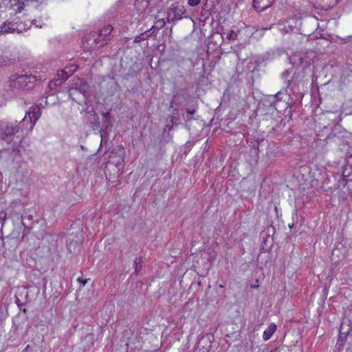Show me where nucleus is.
<instances>
[{
	"mask_svg": "<svg viewBox=\"0 0 352 352\" xmlns=\"http://www.w3.org/2000/svg\"><path fill=\"white\" fill-rule=\"evenodd\" d=\"M28 124V120L26 116L18 122H8L4 127L1 126L0 130V139L5 141L8 144H10L14 140V136L17 135L19 133H28L30 132L25 125Z\"/></svg>",
	"mask_w": 352,
	"mask_h": 352,
	"instance_id": "obj_1",
	"label": "nucleus"
},
{
	"mask_svg": "<svg viewBox=\"0 0 352 352\" xmlns=\"http://www.w3.org/2000/svg\"><path fill=\"white\" fill-rule=\"evenodd\" d=\"M37 80L35 76L14 74L10 77L8 86L15 94L32 89Z\"/></svg>",
	"mask_w": 352,
	"mask_h": 352,
	"instance_id": "obj_2",
	"label": "nucleus"
},
{
	"mask_svg": "<svg viewBox=\"0 0 352 352\" xmlns=\"http://www.w3.org/2000/svg\"><path fill=\"white\" fill-rule=\"evenodd\" d=\"M185 14L184 6L178 2H175L167 10V22L175 23L176 21L186 17Z\"/></svg>",
	"mask_w": 352,
	"mask_h": 352,
	"instance_id": "obj_3",
	"label": "nucleus"
},
{
	"mask_svg": "<svg viewBox=\"0 0 352 352\" xmlns=\"http://www.w3.org/2000/svg\"><path fill=\"white\" fill-rule=\"evenodd\" d=\"M41 116V110L38 105L32 106L26 113V118L28 120V124L25 125L30 131L34 128L36 121Z\"/></svg>",
	"mask_w": 352,
	"mask_h": 352,
	"instance_id": "obj_4",
	"label": "nucleus"
},
{
	"mask_svg": "<svg viewBox=\"0 0 352 352\" xmlns=\"http://www.w3.org/2000/svg\"><path fill=\"white\" fill-rule=\"evenodd\" d=\"M45 0H8L7 7L12 10L15 14L21 12L29 3L36 2L42 3Z\"/></svg>",
	"mask_w": 352,
	"mask_h": 352,
	"instance_id": "obj_5",
	"label": "nucleus"
},
{
	"mask_svg": "<svg viewBox=\"0 0 352 352\" xmlns=\"http://www.w3.org/2000/svg\"><path fill=\"white\" fill-rule=\"evenodd\" d=\"M85 120L93 130H98L100 128L99 118L93 108L91 110L87 108L85 110Z\"/></svg>",
	"mask_w": 352,
	"mask_h": 352,
	"instance_id": "obj_6",
	"label": "nucleus"
},
{
	"mask_svg": "<svg viewBox=\"0 0 352 352\" xmlns=\"http://www.w3.org/2000/svg\"><path fill=\"white\" fill-rule=\"evenodd\" d=\"M274 0H253L252 7L258 12L270 8Z\"/></svg>",
	"mask_w": 352,
	"mask_h": 352,
	"instance_id": "obj_7",
	"label": "nucleus"
},
{
	"mask_svg": "<svg viewBox=\"0 0 352 352\" xmlns=\"http://www.w3.org/2000/svg\"><path fill=\"white\" fill-rule=\"evenodd\" d=\"M15 218L21 221L22 225L28 230H31L32 228V225L34 223L33 221V216L30 214L25 213L24 215L21 213H18L16 214Z\"/></svg>",
	"mask_w": 352,
	"mask_h": 352,
	"instance_id": "obj_8",
	"label": "nucleus"
},
{
	"mask_svg": "<svg viewBox=\"0 0 352 352\" xmlns=\"http://www.w3.org/2000/svg\"><path fill=\"white\" fill-rule=\"evenodd\" d=\"M113 27L110 25L104 27L102 30H100L98 34L101 36L102 38V41L100 43V45H105L107 44L108 41H110L111 38V33L113 31Z\"/></svg>",
	"mask_w": 352,
	"mask_h": 352,
	"instance_id": "obj_9",
	"label": "nucleus"
},
{
	"mask_svg": "<svg viewBox=\"0 0 352 352\" xmlns=\"http://www.w3.org/2000/svg\"><path fill=\"white\" fill-rule=\"evenodd\" d=\"M201 0H188V4L190 6H197ZM204 10L211 12L213 11L215 8L214 2L212 0H204Z\"/></svg>",
	"mask_w": 352,
	"mask_h": 352,
	"instance_id": "obj_10",
	"label": "nucleus"
},
{
	"mask_svg": "<svg viewBox=\"0 0 352 352\" xmlns=\"http://www.w3.org/2000/svg\"><path fill=\"white\" fill-rule=\"evenodd\" d=\"M14 21H6L0 26V36L3 34L15 33Z\"/></svg>",
	"mask_w": 352,
	"mask_h": 352,
	"instance_id": "obj_11",
	"label": "nucleus"
},
{
	"mask_svg": "<svg viewBox=\"0 0 352 352\" xmlns=\"http://www.w3.org/2000/svg\"><path fill=\"white\" fill-rule=\"evenodd\" d=\"M134 5L136 9L141 12L145 11L149 6L153 7L151 0H135Z\"/></svg>",
	"mask_w": 352,
	"mask_h": 352,
	"instance_id": "obj_12",
	"label": "nucleus"
},
{
	"mask_svg": "<svg viewBox=\"0 0 352 352\" xmlns=\"http://www.w3.org/2000/svg\"><path fill=\"white\" fill-rule=\"evenodd\" d=\"M342 327H340V335L338 338L336 345V347L337 348L338 351L342 350L343 346L346 342L347 334L349 333V331H347L346 333L342 332Z\"/></svg>",
	"mask_w": 352,
	"mask_h": 352,
	"instance_id": "obj_13",
	"label": "nucleus"
},
{
	"mask_svg": "<svg viewBox=\"0 0 352 352\" xmlns=\"http://www.w3.org/2000/svg\"><path fill=\"white\" fill-rule=\"evenodd\" d=\"M14 28L15 33H21L24 31H26L30 28V25H28V21L27 22H19V21H14Z\"/></svg>",
	"mask_w": 352,
	"mask_h": 352,
	"instance_id": "obj_14",
	"label": "nucleus"
},
{
	"mask_svg": "<svg viewBox=\"0 0 352 352\" xmlns=\"http://www.w3.org/2000/svg\"><path fill=\"white\" fill-rule=\"evenodd\" d=\"M310 2L318 3L326 8H331L337 5L338 0H309Z\"/></svg>",
	"mask_w": 352,
	"mask_h": 352,
	"instance_id": "obj_15",
	"label": "nucleus"
},
{
	"mask_svg": "<svg viewBox=\"0 0 352 352\" xmlns=\"http://www.w3.org/2000/svg\"><path fill=\"white\" fill-rule=\"evenodd\" d=\"M289 94L287 89H282L276 93L275 95L272 96L273 102L285 100L289 98Z\"/></svg>",
	"mask_w": 352,
	"mask_h": 352,
	"instance_id": "obj_16",
	"label": "nucleus"
},
{
	"mask_svg": "<svg viewBox=\"0 0 352 352\" xmlns=\"http://www.w3.org/2000/svg\"><path fill=\"white\" fill-rule=\"evenodd\" d=\"M342 177L346 182L352 181V164L349 162L343 168Z\"/></svg>",
	"mask_w": 352,
	"mask_h": 352,
	"instance_id": "obj_17",
	"label": "nucleus"
},
{
	"mask_svg": "<svg viewBox=\"0 0 352 352\" xmlns=\"http://www.w3.org/2000/svg\"><path fill=\"white\" fill-rule=\"evenodd\" d=\"M102 38L100 34H98V32H92L89 35L88 39L89 41L93 40L94 45H91V47H101L103 45H100V43L102 41Z\"/></svg>",
	"mask_w": 352,
	"mask_h": 352,
	"instance_id": "obj_18",
	"label": "nucleus"
},
{
	"mask_svg": "<svg viewBox=\"0 0 352 352\" xmlns=\"http://www.w3.org/2000/svg\"><path fill=\"white\" fill-rule=\"evenodd\" d=\"M276 326L274 323H271L269 325L268 328L266 330H265L263 332V340L265 341L268 340L272 337L273 333L276 331Z\"/></svg>",
	"mask_w": 352,
	"mask_h": 352,
	"instance_id": "obj_19",
	"label": "nucleus"
},
{
	"mask_svg": "<svg viewBox=\"0 0 352 352\" xmlns=\"http://www.w3.org/2000/svg\"><path fill=\"white\" fill-rule=\"evenodd\" d=\"M142 258L137 257L133 261L134 274L138 275L142 267Z\"/></svg>",
	"mask_w": 352,
	"mask_h": 352,
	"instance_id": "obj_20",
	"label": "nucleus"
},
{
	"mask_svg": "<svg viewBox=\"0 0 352 352\" xmlns=\"http://www.w3.org/2000/svg\"><path fill=\"white\" fill-rule=\"evenodd\" d=\"M69 96L70 98H72L73 100H74L78 104L80 103V101H78V100H80V96L81 95L79 94V91L78 89H77L76 87H72L69 89Z\"/></svg>",
	"mask_w": 352,
	"mask_h": 352,
	"instance_id": "obj_21",
	"label": "nucleus"
},
{
	"mask_svg": "<svg viewBox=\"0 0 352 352\" xmlns=\"http://www.w3.org/2000/svg\"><path fill=\"white\" fill-rule=\"evenodd\" d=\"M78 234L79 236H77L76 239H71V238L69 239V244H68L69 248H71V246L72 245L73 243H75V245H79L82 243V241L83 240L82 232L81 230H79L78 232Z\"/></svg>",
	"mask_w": 352,
	"mask_h": 352,
	"instance_id": "obj_22",
	"label": "nucleus"
},
{
	"mask_svg": "<svg viewBox=\"0 0 352 352\" xmlns=\"http://www.w3.org/2000/svg\"><path fill=\"white\" fill-rule=\"evenodd\" d=\"M289 60L291 63H296L297 65H301L303 62L302 58L300 54H294L289 58Z\"/></svg>",
	"mask_w": 352,
	"mask_h": 352,
	"instance_id": "obj_23",
	"label": "nucleus"
},
{
	"mask_svg": "<svg viewBox=\"0 0 352 352\" xmlns=\"http://www.w3.org/2000/svg\"><path fill=\"white\" fill-rule=\"evenodd\" d=\"M79 91V94L82 96L84 98H86V94L87 93L88 86L87 84L83 83L79 87H76Z\"/></svg>",
	"mask_w": 352,
	"mask_h": 352,
	"instance_id": "obj_24",
	"label": "nucleus"
},
{
	"mask_svg": "<svg viewBox=\"0 0 352 352\" xmlns=\"http://www.w3.org/2000/svg\"><path fill=\"white\" fill-rule=\"evenodd\" d=\"M102 120L104 124H107L106 128L108 127L109 124H111V120H110V113L109 112H104L102 113Z\"/></svg>",
	"mask_w": 352,
	"mask_h": 352,
	"instance_id": "obj_25",
	"label": "nucleus"
},
{
	"mask_svg": "<svg viewBox=\"0 0 352 352\" xmlns=\"http://www.w3.org/2000/svg\"><path fill=\"white\" fill-rule=\"evenodd\" d=\"M7 219V212L5 210L0 212V229L3 228L4 223Z\"/></svg>",
	"mask_w": 352,
	"mask_h": 352,
	"instance_id": "obj_26",
	"label": "nucleus"
},
{
	"mask_svg": "<svg viewBox=\"0 0 352 352\" xmlns=\"http://www.w3.org/2000/svg\"><path fill=\"white\" fill-rule=\"evenodd\" d=\"M305 24H311L313 25L311 30H314L316 28V26L318 25L317 20L315 18H309L304 21Z\"/></svg>",
	"mask_w": 352,
	"mask_h": 352,
	"instance_id": "obj_27",
	"label": "nucleus"
},
{
	"mask_svg": "<svg viewBox=\"0 0 352 352\" xmlns=\"http://www.w3.org/2000/svg\"><path fill=\"white\" fill-rule=\"evenodd\" d=\"M148 34L147 32H143L138 36H136L135 38V42L139 43L142 41L146 40L148 38Z\"/></svg>",
	"mask_w": 352,
	"mask_h": 352,
	"instance_id": "obj_28",
	"label": "nucleus"
},
{
	"mask_svg": "<svg viewBox=\"0 0 352 352\" xmlns=\"http://www.w3.org/2000/svg\"><path fill=\"white\" fill-rule=\"evenodd\" d=\"M165 24H166V22L164 21V19H160L157 20L155 22V24L153 25V26L157 30H160V29H162V28L164 27Z\"/></svg>",
	"mask_w": 352,
	"mask_h": 352,
	"instance_id": "obj_29",
	"label": "nucleus"
},
{
	"mask_svg": "<svg viewBox=\"0 0 352 352\" xmlns=\"http://www.w3.org/2000/svg\"><path fill=\"white\" fill-rule=\"evenodd\" d=\"M276 56V52L270 50L263 54V59L270 60L273 59Z\"/></svg>",
	"mask_w": 352,
	"mask_h": 352,
	"instance_id": "obj_30",
	"label": "nucleus"
},
{
	"mask_svg": "<svg viewBox=\"0 0 352 352\" xmlns=\"http://www.w3.org/2000/svg\"><path fill=\"white\" fill-rule=\"evenodd\" d=\"M170 122L171 123L172 125L170 126L169 124H167L166 128H165V129H164V133L166 131L167 129H168V131H170L173 126L178 124V123L177 122V119L174 116H172L170 118Z\"/></svg>",
	"mask_w": 352,
	"mask_h": 352,
	"instance_id": "obj_31",
	"label": "nucleus"
},
{
	"mask_svg": "<svg viewBox=\"0 0 352 352\" xmlns=\"http://www.w3.org/2000/svg\"><path fill=\"white\" fill-rule=\"evenodd\" d=\"M236 36H237V34L235 32H234L233 30H230L228 33L226 38L228 40H235V39H236Z\"/></svg>",
	"mask_w": 352,
	"mask_h": 352,
	"instance_id": "obj_32",
	"label": "nucleus"
},
{
	"mask_svg": "<svg viewBox=\"0 0 352 352\" xmlns=\"http://www.w3.org/2000/svg\"><path fill=\"white\" fill-rule=\"evenodd\" d=\"M164 1V0H151V3L153 4V8H156L158 9L159 8H162V5L161 3Z\"/></svg>",
	"mask_w": 352,
	"mask_h": 352,
	"instance_id": "obj_33",
	"label": "nucleus"
},
{
	"mask_svg": "<svg viewBox=\"0 0 352 352\" xmlns=\"http://www.w3.org/2000/svg\"><path fill=\"white\" fill-rule=\"evenodd\" d=\"M12 152L14 153V155H21V146L20 145H15L14 144L12 147Z\"/></svg>",
	"mask_w": 352,
	"mask_h": 352,
	"instance_id": "obj_34",
	"label": "nucleus"
},
{
	"mask_svg": "<svg viewBox=\"0 0 352 352\" xmlns=\"http://www.w3.org/2000/svg\"><path fill=\"white\" fill-rule=\"evenodd\" d=\"M28 25H30V26L32 25H35L36 27L41 28L43 27V23H37L36 20H33L31 22L28 21Z\"/></svg>",
	"mask_w": 352,
	"mask_h": 352,
	"instance_id": "obj_35",
	"label": "nucleus"
},
{
	"mask_svg": "<svg viewBox=\"0 0 352 352\" xmlns=\"http://www.w3.org/2000/svg\"><path fill=\"white\" fill-rule=\"evenodd\" d=\"M156 28L153 25L148 30L146 31L148 34V36L154 35L156 34Z\"/></svg>",
	"mask_w": 352,
	"mask_h": 352,
	"instance_id": "obj_36",
	"label": "nucleus"
},
{
	"mask_svg": "<svg viewBox=\"0 0 352 352\" xmlns=\"http://www.w3.org/2000/svg\"><path fill=\"white\" fill-rule=\"evenodd\" d=\"M289 74H290V72H289V70L287 69L283 72L282 78L284 79H286L289 76Z\"/></svg>",
	"mask_w": 352,
	"mask_h": 352,
	"instance_id": "obj_37",
	"label": "nucleus"
},
{
	"mask_svg": "<svg viewBox=\"0 0 352 352\" xmlns=\"http://www.w3.org/2000/svg\"><path fill=\"white\" fill-rule=\"evenodd\" d=\"M78 281L79 283H80L82 285H85L87 284V281H88V280H87V279L83 280V279H82V278H78Z\"/></svg>",
	"mask_w": 352,
	"mask_h": 352,
	"instance_id": "obj_38",
	"label": "nucleus"
},
{
	"mask_svg": "<svg viewBox=\"0 0 352 352\" xmlns=\"http://www.w3.org/2000/svg\"><path fill=\"white\" fill-rule=\"evenodd\" d=\"M187 113L192 115L195 113V109H186Z\"/></svg>",
	"mask_w": 352,
	"mask_h": 352,
	"instance_id": "obj_39",
	"label": "nucleus"
},
{
	"mask_svg": "<svg viewBox=\"0 0 352 352\" xmlns=\"http://www.w3.org/2000/svg\"><path fill=\"white\" fill-rule=\"evenodd\" d=\"M100 133L101 137L102 138L103 135H104V133H106V130L104 129H101L100 130Z\"/></svg>",
	"mask_w": 352,
	"mask_h": 352,
	"instance_id": "obj_40",
	"label": "nucleus"
},
{
	"mask_svg": "<svg viewBox=\"0 0 352 352\" xmlns=\"http://www.w3.org/2000/svg\"><path fill=\"white\" fill-rule=\"evenodd\" d=\"M63 74H65L66 76L65 77H62L63 78L67 79V72L65 70L62 71Z\"/></svg>",
	"mask_w": 352,
	"mask_h": 352,
	"instance_id": "obj_41",
	"label": "nucleus"
},
{
	"mask_svg": "<svg viewBox=\"0 0 352 352\" xmlns=\"http://www.w3.org/2000/svg\"><path fill=\"white\" fill-rule=\"evenodd\" d=\"M252 146L253 147H255V146H258V142L256 141L255 142H253V144H252Z\"/></svg>",
	"mask_w": 352,
	"mask_h": 352,
	"instance_id": "obj_42",
	"label": "nucleus"
},
{
	"mask_svg": "<svg viewBox=\"0 0 352 352\" xmlns=\"http://www.w3.org/2000/svg\"><path fill=\"white\" fill-rule=\"evenodd\" d=\"M52 85H56V83L50 82L49 86L52 87Z\"/></svg>",
	"mask_w": 352,
	"mask_h": 352,
	"instance_id": "obj_43",
	"label": "nucleus"
},
{
	"mask_svg": "<svg viewBox=\"0 0 352 352\" xmlns=\"http://www.w3.org/2000/svg\"><path fill=\"white\" fill-rule=\"evenodd\" d=\"M278 349L276 348L275 349L271 351L270 352H278Z\"/></svg>",
	"mask_w": 352,
	"mask_h": 352,
	"instance_id": "obj_44",
	"label": "nucleus"
},
{
	"mask_svg": "<svg viewBox=\"0 0 352 352\" xmlns=\"http://www.w3.org/2000/svg\"><path fill=\"white\" fill-rule=\"evenodd\" d=\"M346 352H352V350L351 349H346Z\"/></svg>",
	"mask_w": 352,
	"mask_h": 352,
	"instance_id": "obj_45",
	"label": "nucleus"
},
{
	"mask_svg": "<svg viewBox=\"0 0 352 352\" xmlns=\"http://www.w3.org/2000/svg\"><path fill=\"white\" fill-rule=\"evenodd\" d=\"M36 293L38 294L39 293V289L38 288H36Z\"/></svg>",
	"mask_w": 352,
	"mask_h": 352,
	"instance_id": "obj_46",
	"label": "nucleus"
},
{
	"mask_svg": "<svg viewBox=\"0 0 352 352\" xmlns=\"http://www.w3.org/2000/svg\"><path fill=\"white\" fill-rule=\"evenodd\" d=\"M258 286V285H254V288H257Z\"/></svg>",
	"mask_w": 352,
	"mask_h": 352,
	"instance_id": "obj_47",
	"label": "nucleus"
}]
</instances>
